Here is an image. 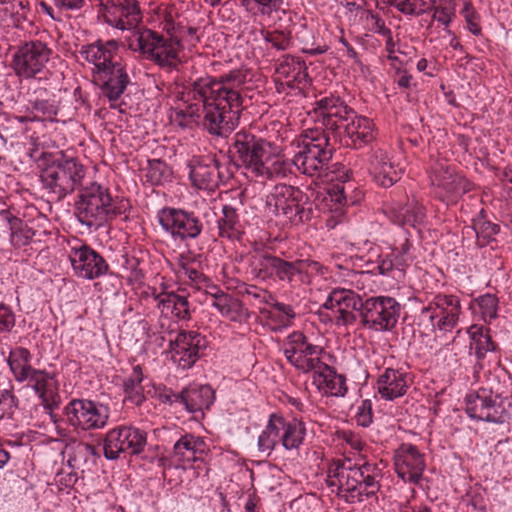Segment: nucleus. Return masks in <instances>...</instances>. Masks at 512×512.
Returning a JSON list of instances; mask_svg holds the SVG:
<instances>
[{"label":"nucleus","mask_w":512,"mask_h":512,"mask_svg":"<svg viewBox=\"0 0 512 512\" xmlns=\"http://www.w3.org/2000/svg\"><path fill=\"white\" fill-rule=\"evenodd\" d=\"M171 174L172 172L164 160H148L145 178L146 182L150 183L152 186L161 185L165 181H168Z\"/></svg>","instance_id":"obj_53"},{"label":"nucleus","mask_w":512,"mask_h":512,"mask_svg":"<svg viewBox=\"0 0 512 512\" xmlns=\"http://www.w3.org/2000/svg\"><path fill=\"white\" fill-rule=\"evenodd\" d=\"M222 214L217 221L219 236L229 240H240L245 231L237 209L225 204L222 207Z\"/></svg>","instance_id":"obj_36"},{"label":"nucleus","mask_w":512,"mask_h":512,"mask_svg":"<svg viewBox=\"0 0 512 512\" xmlns=\"http://www.w3.org/2000/svg\"><path fill=\"white\" fill-rule=\"evenodd\" d=\"M239 2L241 7L253 17L281 20V15H284L290 21L293 16L297 17L284 0H239Z\"/></svg>","instance_id":"obj_30"},{"label":"nucleus","mask_w":512,"mask_h":512,"mask_svg":"<svg viewBox=\"0 0 512 512\" xmlns=\"http://www.w3.org/2000/svg\"><path fill=\"white\" fill-rule=\"evenodd\" d=\"M412 383L410 374L403 369L386 368L377 380L378 393L382 398L394 400L406 394Z\"/></svg>","instance_id":"obj_28"},{"label":"nucleus","mask_w":512,"mask_h":512,"mask_svg":"<svg viewBox=\"0 0 512 512\" xmlns=\"http://www.w3.org/2000/svg\"><path fill=\"white\" fill-rule=\"evenodd\" d=\"M283 353L288 362L303 373L314 372L324 363L321 359L323 348L313 344L300 331L287 336L283 343Z\"/></svg>","instance_id":"obj_13"},{"label":"nucleus","mask_w":512,"mask_h":512,"mask_svg":"<svg viewBox=\"0 0 512 512\" xmlns=\"http://www.w3.org/2000/svg\"><path fill=\"white\" fill-rule=\"evenodd\" d=\"M370 172L376 183L382 187H391L397 181V172L382 150H376L369 160Z\"/></svg>","instance_id":"obj_34"},{"label":"nucleus","mask_w":512,"mask_h":512,"mask_svg":"<svg viewBox=\"0 0 512 512\" xmlns=\"http://www.w3.org/2000/svg\"><path fill=\"white\" fill-rule=\"evenodd\" d=\"M123 427H117L109 431L104 440V456L108 460H116L121 454L126 455Z\"/></svg>","instance_id":"obj_47"},{"label":"nucleus","mask_w":512,"mask_h":512,"mask_svg":"<svg viewBox=\"0 0 512 512\" xmlns=\"http://www.w3.org/2000/svg\"><path fill=\"white\" fill-rule=\"evenodd\" d=\"M74 274L83 279H96L109 270L106 260L87 244L72 247L68 254Z\"/></svg>","instance_id":"obj_20"},{"label":"nucleus","mask_w":512,"mask_h":512,"mask_svg":"<svg viewBox=\"0 0 512 512\" xmlns=\"http://www.w3.org/2000/svg\"><path fill=\"white\" fill-rule=\"evenodd\" d=\"M275 73L277 83L288 88H303L308 83L307 67L299 57L284 55L279 60Z\"/></svg>","instance_id":"obj_27"},{"label":"nucleus","mask_w":512,"mask_h":512,"mask_svg":"<svg viewBox=\"0 0 512 512\" xmlns=\"http://www.w3.org/2000/svg\"><path fill=\"white\" fill-rule=\"evenodd\" d=\"M313 383L319 391L326 395L343 396L347 391L346 379L336 371L323 363L319 369L313 372Z\"/></svg>","instance_id":"obj_32"},{"label":"nucleus","mask_w":512,"mask_h":512,"mask_svg":"<svg viewBox=\"0 0 512 512\" xmlns=\"http://www.w3.org/2000/svg\"><path fill=\"white\" fill-rule=\"evenodd\" d=\"M231 147L234 157L256 181L284 179L292 174L289 161L273 155L270 142L250 131L235 133Z\"/></svg>","instance_id":"obj_3"},{"label":"nucleus","mask_w":512,"mask_h":512,"mask_svg":"<svg viewBox=\"0 0 512 512\" xmlns=\"http://www.w3.org/2000/svg\"><path fill=\"white\" fill-rule=\"evenodd\" d=\"M496 399L492 392L486 389L468 393L465 397V411L468 416H491V410L494 409Z\"/></svg>","instance_id":"obj_39"},{"label":"nucleus","mask_w":512,"mask_h":512,"mask_svg":"<svg viewBox=\"0 0 512 512\" xmlns=\"http://www.w3.org/2000/svg\"><path fill=\"white\" fill-rule=\"evenodd\" d=\"M470 337V353L474 354L477 361H482L488 352H495L498 349L496 342L492 340L490 328L474 324L467 331Z\"/></svg>","instance_id":"obj_35"},{"label":"nucleus","mask_w":512,"mask_h":512,"mask_svg":"<svg viewBox=\"0 0 512 512\" xmlns=\"http://www.w3.org/2000/svg\"><path fill=\"white\" fill-rule=\"evenodd\" d=\"M265 206L269 213L284 216L292 225H300L312 220L313 205L307 195L298 187L277 184L266 196Z\"/></svg>","instance_id":"obj_8"},{"label":"nucleus","mask_w":512,"mask_h":512,"mask_svg":"<svg viewBox=\"0 0 512 512\" xmlns=\"http://www.w3.org/2000/svg\"><path fill=\"white\" fill-rule=\"evenodd\" d=\"M401 305L392 297H371L364 301L360 319L364 327L375 331L392 330L400 316Z\"/></svg>","instance_id":"obj_15"},{"label":"nucleus","mask_w":512,"mask_h":512,"mask_svg":"<svg viewBox=\"0 0 512 512\" xmlns=\"http://www.w3.org/2000/svg\"><path fill=\"white\" fill-rule=\"evenodd\" d=\"M65 414L67 416H99V411L96 404L91 400L74 399L65 407Z\"/></svg>","instance_id":"obj_57"},{"label":"nucleus","mask_w":512,"mask_h":512,"mask_svg":"<svg viewBox=\"0 0 512 512\" xmlns=\"http://www.w3.org/2000/svg\"><path fill=\"white\" fill-rule=\"evenodd\" d=\"M484 322L490 323L498 315L499 300L494 294H484L475 299Z\"/></svg>","instance_id":"obj_54"},{"label":"nucleus","mask_w":512,"mask_h":512,"mask_svg":"<svg viewBox=\"0 0 512 512\" xmlns=\"http://www.w3.org/2000/svg\"><path fill=\"white\" fill-rule=\"evenodd\" d=\"M369 472V464L355 466L350 459L334 460L328 467L327 484L345 502H362L376 496L380 489Z\"/></svg>","instance_id":"obj_5"},{"label":"nucleus","mask_w":512,"mask_h":512,"mask_svg":"<svg viewBox=\"0 0 512 512\" xmlns=\"http://www.w3.org/2000/svg\"><path fill=\"white\" fill-rule=\"evenodd\" d=\"M148 393L150 394L151 391L149 390ZM151 395L153 398H156L163 404L172 405L173 403H176L174 400L178 394H174L170 388L160 384L153 386V391Z\"/></svg>","instance_id":"obj_64"},{"label":"nucleus","mask_w":512,"mask_h":512,"mask_svg":"<svg viewBox=\"0 0 512 512\" xmlns=\"http://www.w3.org/2000/svg\"><path fill=\"white\" fill-rule=\"evenodd\" d=\"M261 35L267 49L285 51L292 44V32L286 29L261 30Z\"/></svg>","instance_id":"obj_50"},{"label":"nucleus","mask_w":512,"mask_h":512,"mask_svg":"<svg viewBox=\"0 0 512 512\" xmlns=\"http://www.w3.org/2000/svg\"><path fill=\"white\" fill-rule=\"evenodd\" d=\"M424 207L417 201H407L405 204L395 203L391 209V218L394 223L404 226H415L423 221L425 217Z\"/></svg>","instance_id":"obj_37"},{"label":"nucleus","mask_w":512,"mask_h":512,"mask_svg":"<svg viewBox=\"0 0 512 512\" xmlns=\"http://www.w3.org/2000/svg\"><path fill=\"white\" fill-rule=\"evenodd\" d=\"M157 217L161 227L175 240H194L204 229L203 222L193 211L164 207L158 212Z\"/></svg>","instance_id":"obj_14"},{"label":"nucleus","mask_w":512,"mask_h":512,"mask_svg":"<svg viewBox=\"0 0 512 512\" xmlns=\"http://www.w3.org/2000/svg\"><path fill=\"white\" fill-rule=\"evenodd\" d=\"M39 95L29 99V107L31 110L43 117L53 120L57 115L59 107L54 98H42L47 93L46 89H39Z\"/></svg>","instance_id":"obj_52"},{"label":"nucleus","mask_w":512,"mask_h":512,"mask_svg":"<svg viewBox=\"0 0 512 512\" xmlns=\"http://www.w3.org/2000/svg\"><path fill=\"white\" fill-rule=\"evenodd\" d=\"M189 167V177L193 186L208 191L218 188L221 174L219 162L214 157H193Z\"/></svg>","instance_id":"obj_26"},{"label":"nucleus","mask_w":512,"mask_h":512,"mask_svg":"<svg viewBox=\"0 0 512 512\" xmlns=\"http://www.w3.org/2000/svg\"><path fill=\"white\" fill-rule=\"evenodd\" d=\"M473 229L476 233L477 245L485 247L495 240V236L500 232V226L486 218V212L481 209L478 216L472 221Z\"/></svg>","instance_id":"obj_42"},{"label":"nucleus","mask_w":512,"mask_h":512,"mask_svg":"<svg viewBox=\"0 0 512 512\" xmlns=\"http://www.w3.org/2000/svg\"><path fill=\"white\" fill-rule=\"evenodd\" d=\"M143 379L144 374L142 366L139 364L133 366L132 374L123 382L125 400H128L136 405H140L143 401H145V396L142 392L141 386Z\"/></svg>","instance_id":"obj_43"},{"label":"nucleus","mask_w":512,"mask_h":512,"mask_svg":"<svg viewBox=\"0 0 512 512\" xmlns=\"http://www.w3.org/2000/svg\"><path fill=\"white\" fill-rule=\"evenodd\" d=\"M141 263L142 261L135 256L122 255L121 269L128 285L138 287L143 284L145 273Z\"/></svg>","instance_id":"obj_46"},{"label":"nucleus","mask_w":512,"mask_h":512,"mask_svg":"<svg viewBox=\"0 0 512 512\" xmlns=\"http://www.w3.org/2000/svg\"><path fill=\"white\" fill-rule=\"evenodd\" d=\"M103 7L104 21L119 30L135 28L142 20V13L136 0H99Z\"/></svg>","instance_id":"obj_18"},{"label":"nucleus","mask_w":512,"mask_h":512,"mask_svg":"<svg viewBox=\"0 0 512 512\" xmlns=\"http://www.w3.org/2000/svg\"><path fill=\"white\" fill-rule=\"evenodd\" d=\"M122 427L126 445V455H139L141 452L144 451V448L147 444L146 432L133 426Z\"/></svg>","instance_id":"obj_48"},{"label":"nucleus","mask_w":512,"mask_h":512,"mask_svg":"<svg viewBox=\"0 0 512 512\" xmlns=\"http://www.w3.org/2000/svg\"><path fill=\"white\" fill-rule=\"evenodd\" d=\"M135 42L130 43L129 47L160 67H176L179 62L182 45L177 37L166 38L157 31L143 28L137 32Z\"/></svg>","instance_id":"obj_9"},{"label":"nucleus","mask_w":512,"mask_h":512,"mask_svg":"<svg viewBox=\"0 0 512 512\" xmlns=\"http://www.w3.org/2000/svg\"><path fill=\"white\" fill-rule=\"evenodd\" d=\"M242 296H247L254 299L257 303H270L273 300V295L268 290L257 287L255 285H246L243 290L240 291Z\"/></svg>","instance_id":"obj_62"},{"label":"nucleus","mask_w":512,"mask_h":512,"mask_svg":"<svg viewBox=\"0 0 512 512\" xmlns=\"http://www.w3.org/2000/svg\"><path fill=\"white\" fill-rule=\"evenodd\" d=\"M92 77L102 95L110 102L117 101L131 82L127 66L121 62H115Z\"/></svg>","instance_id":"obj_23"},{"label":"nucleus","mask_w":512,"mask_h":512,"mask_svg":"<svg viewBox=\"0 0 512 512\" xmlns=\"http://www.w3.org/2000/svg\"><path fill=\"white\" fill-rule=\"evenodd\" d=\"M323 308L331 310L335 314V323L340 326L353 325L364 308V301L353 290L334 288Z\"/></svg>","instance_id":"obj_16"},{"label":"nucleus","mask_w":512,"mask_h":512,"mask_svg":"<svg viewBox=\"0 0 512 512\" xmlns=\"http://www.w3.org/2000/svg\"><path fill=\"white\" fill-rule=\"evenodd\" d=\"M287 418H269V421L258 438L259 450L270 452L281 442L280 428H283L282 421Z\"/></svg>","instance_id":"obj_45"},{"label":"nucleus","mask_w":512,"mask_h":512,"mask_svg":"<svg viewBox=\"0 0 512 512\" xmlns=\"http://www.w3.org/2000/svg\"><path fill=\"white\" fill-rule=\"evenodd\" d=\"M460 15L464 18L466 28L470 33L475 36H480L482 34L481 16L470 0L464 1L463 7L460 10Z\"/></svg>","instance_id":"obj_55"},{"label":"nucleus","mask_w":512,"mask_h":512,"mask_svg":"<svg viewBox=\"0 0 512 512\" xmlns=\"http://www.w3.org/2000/svg\"><path fill=\"white\" fill-rule=\"evenodd\" d=\"M429 179L435 197L446 204H456L473 189L472 182L446 159H437L431 164Z\"/></svg>","instance_id":"obj_10"},{"label":"nucleus","mask_w":512,"mask_h":512,"mask_svg":"<svg viewBox=\"0 0 512 512\" xmlns=\"http://www.w3.org/2000/svg\"><path fill=\"white\" fill-rule=\"evenodd\" d=\"M271 307L274 311H270V318L273 319L277 317L279 322L283 325H289L291 320L296 316L294 308L289 304L275 301L271 304Z\"/></svg>","instance_id":"obj_60"},{"label":"nucleus","mask_w":512,"mask_h":512,"mask_svg":"<svg viewBox=\"0 0 512 512\" xmlns=\"http://www.w3.org/2000/svg\"><path fill=\"white\" fill-rule=\"evenodd\" d=\"M52 379L53 375L40 369H34L28 378L32 383L33 389L39 395L41 403L46 410L45 412L50 416H53V411L58 409L60 405L59 395L49 389V380Z\"/></svg>","instance_id":"obj_33"},{"label":"nucleus","mask_w":512,"mask_h":512,"mask_svg":"<svg viewBox=\"0 0 512 512\" xmlns=\"http://www.w3.org/2000/svg\"><path fill=\"white\" fill-rule=\"evenodd\" d=\"M248 69H233L220 76L205 75L191 81L175 109V121L182 127L201 119L203 129L213 137H227L238 125L247 93L252 90Z\"/></svg>","instance_id":"obj_1"},{"label":"nucleus","mask_w":512,"mask_h":512,"mask_svg":"<svg viewBox=\"0 0 512 512\" xmlns=\"http://www.w3.org/2000/svg\"><path fill=\"white\" fill-rule=\"evenodd\" d=\"M289 31L292 32V39L298 41L302 52L311 55H320L327 51L328 47L325 44H318L312 28H309L306 23L293 24Z\"/></svg>","instance_id":"obj_40"},{"label":"nucleus","mask_w":512,"mask_h":512,"mask_svg":"<svg viewBox=\"0 0 512 512\" xmlns=\"http://www.w3.org/2000/svg\"><path fill=\"white\" fill-rule=\"evenodd\" d=\"M222 316L234 322H242L249 318L250 313L242 301L232 297Z\"/></svg>","instance_id":"obj_59"},{"label":"nucleus","mask_w":512,"mask_h":512,"mask_svg":"<svg viewBox=\"0 0 512 512\" xmlns=\"http://www.w3.org/2000/svg\"><path fill=\"white\" fill-rule=\"evenodd\" d=\"M278 256L268 249L255 248L245 256L246 273L253 280L267 281L274 277Z\"/></svg>","instance_id":"obj_29"},{"label":"nucleus","mask_w":512,"mask_h":512,"mask_svg":"<svg viewBox=\"0 0 512 512\" xmlns=\"http://www.w3.org/2000/svg\"><path fill=\"white\" fill-rule=\"evenodd\" d=\"M14 325V313L8 306L0 304V334L9 333Z\"/></svg>","instance_id":"obj_63"},{"label":"nucleus","mask_w":512,"mask_h":512,"mask_svg":"<svg viewBox=\"0 0 512 512\" xmlns=\"http://www.w3.org/2000/svg\"><path fill=\"white\" fill-rule=\"evenodd\" d=\"M280 428L281 443L287 450L297 449L303 442L306 428L298 418H287Z\"/></svg>","instance_id":"obj_41"},{"label":"nucleus","mask_w":512,"mask_h":512,"mask_svg":"<svg viewBox=\"0 0 512 512\" xmlns=\"http://www.w3.org/2000/svg\"><path fill=\"white\" fill-rule=\"evenodd\" d=\"M460 314L461 303L457 296L438 293L420 310L418 325L430 332H451L456 327Z\"/></svg>","instance_id":"obj_11"},{"label":"nucleus","mask_w":512,"mask_h":512,"mask_svg":"<svg viewBox=\"0 0 512 512\" xmlns=\"http://www.w3.org/2000/svg\"><path fill=\"white\" fill-rule=\"evenodd\" d=\"M404 15L419 16L432 8L436 0H384Z\"/></svg>","instance_id":"obj_49"},{"label":"nucleus","mask_w":512,"mask_h":512,"mask_svg":"<svg viewBox=\"0 0 512 512\" xmlns=\"http://www.w3.org/2000/svg\"><path fill=\"white\" fill-rule=\"evenodd\" d=\"M395 471L405 482L417 484L426 464L424 455L412 444L404 443L394 453Z\"/></svg>","instance_id":"obj_22"},{"label":"nucleus","mask_w":512,"mask_h":512,"mask_svg":"<svg viewBox=\"0 0 512 512\" xmlns=\"http://www.w3.org/2000/svg\"><path fill=\"white\" fill-rule=\"evenodd\" d=\"M130 208L128 199L113 197L108 187L93 181L80 190L75 203V215L82 225L97 231L125 214Z\"/></svg>","instance_id":"obj_4"},{"label":"nucleus","mask_w":512,"mask_h":512,"mask_svg":"<svg viewBox=\"0 0 512 512\" xmlns=\"http://www.w3.org/2000/svg\"><path fill=\"white\" fill-rule=\"evenodd\" d=\"M10 226V242L14 248L29 247V255L39 253L47 248L49 233L36 227L33 221L24 222L17 217L8 218Z\"/></svg>","instance_id":"obj_19"},{"label":"nucleus","mask_w":512,"mask_h":512,"mask_svg":"<svg viewBox=\"0 0 512 512\" xmlns=\"http://www.w3.org/2000/svg\"><path fill=\"white\" fill-rule=\"evenodd\" d=\"M207 347L205 336L197 331H181L171 341V358L181 369L191 368Z\"/></svg>","instance_id":"obj_17"},{"label":"nucleus","mask_w":512,"mask_h":512,"mask_svg":"<svg viewBox=\"0 0 512 512\" xmlns=\"http://www.w3.org/2000/svg\"><path fill=\"white\" fill-rule=\"evenodd\" d=\"M176 404L184 405L188 413H202L209 410L215 401V391L209 385L184 389L175 397Z\"/></svg>","instance_id":"obj_31"},{"label":"nucleus","mask_w":512,"mask_h":512,"mask_svg":"<svg viewBox=\"0 0 512 512\" xmlns=\"http://www.w3.org/2000/svg\"><path fill=\"white\" fill-rule=\"evenodd\" d=\"M365 22L368 29L379 35H389L391 30L386 27L385 21L378 13H374L372 10H365Z\"/></svg>","instance_id":"obj_61"},{"label":"nucleus","mask_w":512,"mask_h":512,"mask_svg":"<svg viewBox=\"0 0 512 512\" xmlns=\"http://www.w3.org/2000/svg\"><path fill=\"white\" fill-rule=\"evenodd\" d=\"M432 7L434 8L433 19L447 28L456 15L455 0H439L438 4Z\"/></svg>","instance_id":"obj_56"},{"label":"nucleus","mask_w":512,"mask_h":512,"mask_svg":"<svg viewBox=\"0 0 512 512\" xmlns=\"http://www.w3.org/2000/svg\"><path fill=\"white\" fill-rule=\"evenodd\" d=\"M52 54V48L42 40L24 41L13 54L11 67L20 79H35L45 71Z\"/></svg>","instance_id":"obj_12"},{"label":"nucleus","mask_w":512,"mask_h":512,"mask_svg":"<svg viewBox=\"0 0 512 512\" xmlns=\"http://www.w3.org/2000/svg\"><path fill=\"white\" fill-rule=\"evenodd\" d=\"M326 131L325 128L307 129L291 142V169L293 165L301 174L310 177L320 176L328 169L334 148Z\"/></svg>","instance_id":"obj_6"},{"label":"nucleus","mask_w":512,"mask_h":512,"mask_svg":"<svg viewBox=\"0 0 512 512\" xmlns=\"http://www.w3.org/2000/svg\"><path fill=\"white\" fill-rule=\"evenodd\" d=\"M152 297L161 316L171 317L176 320H189L191 318L190 304L188 297L174 291H163L157 293L156 288L148 287V290L141 292V299Z\"/></svg>","instance_id":"obj_24"},{"label":"nucleus","mask_w":512,"mask_h":512,"mask_svg":"<svg viewBox=\"0 0 512 512\" xmlns=\"http://www.w3.org/2000/svg\"><path fill=\"white\" fill-rule=\"evenodd\" d=\"M325 130L342 136L347 147L360 149L375 139V126L371 119L357 115L340 97L324 96L315 102Z\"/></svg>","instance_id":"obj_2"},{"label":"nucleus","mask_w":512,"mask_h":512,"mask_svg":"<svg viewBox=\"0 0 512 512\" xmlns=\"http://www.w3.org/2000/svg\"><path fill=\"white\" fill-rule=\"evenodd\" d=\"M31 359L32 355L25 347L18 346L10 351L7 362L17 382L22 383L28 380L31 372L35 369L31 366Z\"/></svg>","instance_id":"obj_38"},{"label":"nucleus","mask_w":512,"mask_h":512,"mask_svg":"<svg viewBox=\"0 0 512 512\" xmlns=\"http://www.w3.org/2000/svg\"><path fill=\"white\" fill-rule=\"evenodd\" d=\"M86 172V167L77 157L59 151L50 156L41 171L42 188L52 200L61 201L83 185Z\"/></svg>","instance_id":"obj_7"},{"label":"nucleus","mask_w":512,"mask_h":512,"mask_svg":"<svg viewBox=\"0 0 512 512\" xmlns=\"http://www.w3.org/2000/svg\"><path fill=\"white\" fill-rule=\"evenodd\" d=\"M71 450L67 463L72 468H79L81 464H85L94 451L93 447L86 443H78Z\"/></svg>","instance_id":"obj_58"},{"label":"nucleus","mask_w":512,"mask_h":512,"mask_svg":"<svg viewBox=\"0 0 512 512\" xmlns=\"http://www.w3.org/2000/svg\"><path fill=\"white\" fill-rule=\"evenodd\" d=\"M120 48V41L98 39L93 43L82 45L78 51L81 58L93 65L92 76L95 73L114 64V58Z\"/></svg>","instance_id":"obj_25"},{"label":"nucleus","mask_w":512,"mask_h":512,"mask_svg":"<svg viewBox=\"0 0 512 512\" xmlns=\"http://www.w3.org/2000/svg\"><path fill=\"white\" fill-rule=\"evenodd\" d=\"M202 441L192 435L181 437L173 447L174 454L179 461L191 462L195 460V453L199 449Z\"/></svg>","instance_id":"obj_51"},{"label":"nucleus","mask_w":512,"mask_h":512,"mask_svg":"<svg viewBox=\"0 0 512 512\" xmlns=\"http://www.w3.org/2000/svg\"><path fill=\"white\" fill-rule=\"evenodd\" d=\"M177 265L183 275L190 280L191 285L199 290L203 288V284L207 282V276L199 269V263L189 253L180 254L177 257Z\"/></svg>","instance_id":"obj_44"},{"label":"nucleus","mask_w":512,"mask_h":512,"mask_svg":"<svg viewBox=\"0 0 512 512\" xmlns=\"http://www.w3.org/2000/svg\"><path fill=\"white\" fill-rule=\"evenodd\" d=\"M323 268L321 263L310 259L288 261L278 257L273 278L295 289L308 281L310 270L323 274Z\"/></svg>","instance_id":"obj_21"}]
</instances>
